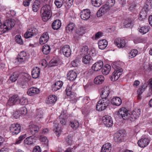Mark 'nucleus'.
<instances>
[{"instance_id":"obj_1","label":"nucleus","mask_w":152,"mask_h":152,"mask_svg":"<svg viewBox=\"0 0 152 152\" xmlns=\"http://www.w3.org/2000/svg\"><path fill=\"white\" fill-rule=\"evenodd\" d=\"M51 7L48 4H46L43 6L41 10L42 17L44 21H46L50 17Z\"/></svg>"},{"instance_id":"obj_2","label":"nucleus","mask_w":152,"mask_h":152,"mask_svg":"<svg viewBox=\"0 0 152 152\" xmlns=\"http://www.w3.org/2000/svg\"><path fill=\"white\" fill-rule=\"evenodd\" d=\"M109 99L102 98L98 102L96 109L101 111L104 110L109 105Z\"/></svg>"},{"instance_id":"obj_3","label":"nucleus","mask_w":152,"mask_h":152,"mask_svg":"<svg viewBox=\"0 0 152 152\" xmlns=\"http://www.w3.org/2000/svg\"><path fill=\"white\" fill-rule=\"evenodd\" d=\"M126 136L125 132L124 130H120L114 134V140L116 142H121L124 140Z\"/></svg>"},{"instance_id":"obj_4","label":"nucleus","mask_w":152,"mask_h":152,"mask_svg":"<svg viewBox=\"0 0 152 152\" xmlns=\"http://www.w3.org/2000/svg\"><path fill=\"white\" fill-rule=\"evenodd\" d=\"M117 115L124 119H129L130 114L128 113V110L125 107H122L121 108L118 112Z\"/></svg>"},{"instance_id":"obj_5","label":"nucleus","mask_w":152,"mask_h":152,"mask_svg":"<svg viewBox=\"0 0 152 152\" xmlns=\"http://www.w3.org/2000/svg\"><path fill=\"white\" fill-rule=\"evenodd\" d=\"M99 92L100 93V95L102 98L109 99L108 98L110 94L109 87L104 86V87L100 88L99 89Z\"/></svg>"},{"instance_id":"obj_6","label":"nucleus","mask_w":152,"mask_h":152,"mask_svg":"<svg viewBox=\"0 0 152 152\" xmlns=\"http://www.w3.org/2000/svg\"><path fill=\"white\" fill-rule=\"evenodd\" d=\"M9 130L13 135H16L20 132L21 126L17 123L13 124L10 126Z\"/></svg>"},{"instance_id":"obj_7","label":"nucleus","mask_w":152,"mask_h":152,"mask_svg":"<svg viewBox=\"0 0 152 152\" xmlns=\"http://www.w3.org/2000/svg\"><path fill=\"white\" fill-rule=\"evenodd\" d=\"M103 123L107 127L112 126L113 125V121L111 117L108 115L104 116L102 118Z\"/></svg>"},{"instance_id":"obj_8","label":"nucleus","mask_w":152,"mask_h":152,"mask_svg":"<svg viewBox=\"0 0 152 152\" xmlns=\"http://www.w3.org/2000/svg\"><path fill=\"white\" fill-rule=\"evenodd\" d=\"M91 13V12L88 9L83 10L80 13V18L82 19L86 20L90 18Z\"/></svg>"},{"instance_id":"obj_9","label":"nucleus","mask_w":152,"mask_h":152,"mask_svg":"<svg viewBox=\"0 0 152 152\" xmlns=\"http://www.w3.org/2000/svg\"><path fill=\"white\" fill-rule=\"evenodd\" d=\"M122 69L115 70L113 73L112 75L110 77L111 80L113 81H115L117 80L122 75Z\"/></svg>"},{"instance_id":"obj_10","label":"nucleus","mask_w":152,"mask_h":152,"mask_svg":"<svg viewBox=\"0 0 152 152\" xmlns=\"http://www.w3.org/2000/svg\"><path fill=\"white\" fill-rule=\"evenodd\" d=\"M26 53L24 51H21L17 56L15 59V62L18 64L23 63L25 60Z\"/></svg>"},{"instance_id":"obj_11","label":"nucleus","mask_w":152,"mask_h":152,"mask_svg":"<svg viewBox=\"0 0 152 152\" xmlns=\"http://www.w3.org/2000/svg\"><path fill=\"white\" fill-rule=\"evenodd\" d=\"M140 113L141 110L140 109H135L132 111L131 114H130L129 119L131 121H133L137 119L139 117Z\"/></svg>"},{"instance_id":"obj_12","label":"nucleus","mask_w":152,"mask_h":152,"mask_svg":"<svg viewBox=\"0 0 152 152\" xmlns=\"http://www.w3.org/2000/svg\"><path fill=\"white\" fill-rule=\"evenodd\" d=\"M150 142V140L147 138H143L139 140L137 144L141 148H144L147 146Z\"/></svg>"},{"instance_id":"obj_13","label":"nucleus","mask_w":152,"mask_h":152,"mask_svg":"<svg viewBox=\"0 0 152 152\" xmlns=\"http://www.w3.org/2000/svg\"><path fill=\"white\" fill-rule=\"evenodd\" d=\"M61 51L63 54L66 57H69L71 54V49L68 45H64L62 48Z\"/></svg>"},{"instance_id":"obj_14","label":"nucleus","mask_w":152,"mask_h":152,"mask_svg":"<svg viewBox=\"0 0 152 152\" xmlns=\"http://www.w3.org/2000/svg\"><path fill=\"white\" fill-rule=\"evenodd\" d=\"M103 63L102 61L100 60L94 64L92 66V69L95 71H98L103 67Z\"/></svg>"},{"instance_id":"obj_15","label":"nucleus","mask_w":152,"mask_h":152,"mask_svg":"<svg viewBox=\"0 0 152 152\" xmlns=\"http://www.w3.org/2000/svg\"><path fill=\"white\" fill-rule=\"evenodd\" d=\"M29 132L33 135L38 133L40 129L39 126L37 125L32 124L29 126Z\"/></svg>"},{"instance_id":"obj_16","label":"nucleus","mask_w":152,"mask_h":152,"mask_svg":"<svg viewBox=\"0 0 152 152\" xmlns=\"http://www.w3.org/2000/svg\"><path fill=\"white\" fill-rule=\"evenodd\" d=\"M3 25L8 30H10L15 25L14 20L12 19L7 20Z\"/></svg>"},{"instance_id":"obj_17","label":"nucleus","mask_w":152,"mask_h":152,"mask_svg":"<svg viewBox=\"0 0 152 152\" xmlns=\"http://www.w3.org/2000/svg\"><path fill=\"white\" fill-rule=\"evenodd\" d=\"M19 97L18 95L13 96L10 98L8 101V105L10 106L14 105L19 99Z\"/></svg>"},{"instance_id":"obj_18","label":"nucleus","mask_w":152,"mask_h":152,"mask_svg":"<svg viewBox=\"0 0 152 152\" xmlns=\"http://www.w3.org/2000/svg\"><path fill=\"white\" fill-rule=\"evenodd\" d=\"M115 43L119 48H122L125 45V41L124 39L120 38L116 39L115 41Z\"/></svg>"},{"instance_id":"obj_19","label":"nucleus","mask_w":152,"mask_h":152,"mask_svg":"<svg viewBox=\"0 0 152 152\" xmlns=\"http://www.w3.org/2000/svg\"><path fill=\"white\" fill-rule=\"evenodd\" d=\"M67 112L63 111L60 115V122L63 125L66 124V120L67 118Z\"/></svg>"},{"instance_id":"obj_20","label":"nucleus","mask_w":152,"mask_h":152,"mask_svg":"<svg viewBox=\"0 0 152 152\" xmlns=\"http://www.w3.org/2000/svg\"><path fill=\"white\" fill-rule=\"evenodd\" d=\"M77 73L73 70L69 71L67 74V79L71 81L74 80L77 77Z\"/></svg>"},{"instance_id":"obj_21","label":"nucleus","mask_w":152,"mask_h":152,"mask_svg":"<svg viewBox=\"0 0 152 152\" xmlns=\"http://www.w3.org/2000/svg\"><path fill=\"white\" fill-rule=\"evenodd\" d=\"M57 97L55 95H50L46 99V103L48 104H51L54 103L56 101Z\"/></svg>"},{"instance_id":"obj_22","label":"nucleus","mask_w":152,"mask_h":152,"mask_svg":"<svg viewBox=\"0 0 152 152\" xmlns=\"http://www.w3.org/2000/svg\"><path fill=\"white\" fill-rule=\"evenodd\" d=\"M40 69L37 67L34 68L31 72L32 77L34 78H37L39 76Z\"/></svg>"},{"instance_id":"obj_23","label":"nucleus","mask_w":152,"mask_h":152,"mask_svg":"<svg viewBox=\"0 0 152 152\" xmlns=\"http://www.w3.org/2000/svg\"><path fill=\"white\" fill-rule=\"evenodd\" d=\"M49 35L47 32L44 33L39 39L40 44H43L46 43L49 39Z\"/></svg>"},{"instance_id":"obj_24","label":"nucleus","mask_w":152,"mask_h":152,"mask_svg":"<svg viewBox=\"0 0 152 152\" xmlns=\"http://www.w3.org/2000/svg\"><path fill=\"white\" fill-rule=\"evenodd\" d=\"M39 91V89L36 87H33L29 88L27 92V94L30 96L34 95V94H38Z\"/></svg>"},{"instance_id":"obj_25","label":"nucleus","mask_w":152,"mask_h":152,"mask_svg":"<svg viewBox=\"0 0 152 152\" xmlns=\"http://www.w3.org/2000/svg\"><path fill=\"white\" fill-rule=\"evenodd\" d=\"M111 148V144L110 143H106L102 146L101 151L102 152H110Z\"/></svg>"},{"instance_id":"obj_26","label":"nucleus","mask_w":152,"mask_h":152,"mask_svg":"<svg viewBox=\"0 0 152 152\" xmlns=\"http://www.w3.org/2000/svg\"><path fill=\"white\" fill-rule=\"evenodd\" d=\"M104 80V77L102 75H100L95 78L94 80V82L96 85H100L103 82Z\"/></svg>"},{"instance_id":"obj_27","label":"nucleus","mask_w":152,"mask_h":152,"mask_svg":"<svg viewBox=\"0 0 152 152\" xmlns=\"http://www.w3.org/2000/svg\"><path fill=\"white\" fill-rule=\"evenodd\" d=\"M98 44L99 48L103 50L107 47L108 42L106 39H103L99 40L98 42Z\"/></svg>"},{"instance_id":"obj_28","label":"nucleus","mask_w":152,"mask_h":152,"mask_svg":"<svg viewBox=\"0 0 152 152\" xmlns=\"http://www.w3.org/2000/svg\"><path fill=\"white\" fill-rule=\"evenodd\" d=\"M61 24L60 20H56L52 24V28L55 30H58L60 28Z\"/></svg>"},{"instance_id":"obj_29","label":"nucleus","mask_w":152,"mask_h":152,"mask_svg":"<svg viewBox=\"0 0 152 152\" xmlns=\"http://www.w3.org/2000/svg\"><path fill=\"white\" fill-rule=\"evenodd\" d=\"M102 74L104 75H107L110 72L111 69V66L109 64H106L102 67Z\"/></svg>"},{"instance_id":"obj_30","label":"nucleus","mask_w":152,"mask_h":152,"mask_svg":"<svg viewBox=\"0 0 152 152\" xmlns=\"http://www.w3.org/2000/svg\"><path fill=\"white\" fill-rule=\"evenodd\" d=\"M111 103L113 105L119 106L121 104L122 101L120 98L118 97H116L111 99Z\"/></svg>"},{"instance_id":"obj_31","label":"nucleus","mask_w":152,"mask_h":152,"mask_svg":"<svg viewBox=\"0 0 152 152\" xmlns=\"http://www.w3.org/2000/svg\"><path fill=\"white\" fill-rule=\"evenodd\" d=\"M53 131L55 133L56 135L58 137L61 134V129L58 127V124H54L53 126Z\"/></svg>"},{"instance_id":"obj_32","label":"nucleus","mask_w":152,"mask_h":152,"mask_svg":"<svg viewBox=\"0 0 152 152\" xmlns=\"http://www.w3.org/2000/svg\"><path fill=\"white\" fill-rule=\"evenodd\" d=\"M69 125L74 130H76L79 125V122L76 120L70 121Z\"/></svg>"},{"instance_id":"obj_33","label":"nucleus","mask_w":152,"mask_h":152,"mask_svg":"<svg viewBox=\"0 0 152 152\" xmlns=\"http://www.w3.org/2000/svg\"><path fill=\"white\" fill-rule=\"evenodd\" d=\"M40 7V2L38 0H36L33 3L32 5V10L34 12H37Z\"/></svg>"},{"instance_id":"obj_34","label":"nucleus","mask_w":152,"mask_h":152,"mask_svg":"<svg viewBox=\"0 0 152 152\" xmlns=\"http://www.w3.org/2000/svg\"><path fill=\"white\" fill-rule=\"evenodd\" d=\"M115 0H107L106 4L104 5L105 9H109L114 5L115 3Z\"/></svg>"},{"instance_id":"obj_35","label":"nucleus","mask_w":152,"mask_h":152,"mask_svg":"<svg viewBox=\"0 0 152 152\" xmlns=\"http://www.w3.org/2000/svg\"><path fill=\"white\" fill-rule=\"evenodd\" d=\"M34 138V137L33 136L27 137L24 140V144L28 145L33 144Z\"/></svg>"},{"instance_id":"obj_36","label":"nucleus","mask_w":152,"mask_h":152,"mask_svg":"<svg viewBox=\"0 0 152 152\" xmlns=\"http://www.w3.org/2000/svg\"><path fill=\"white\" fill-rule=\"evenodd\" d=\"M123 27L124 28L130 27L133 24L131 20L128 18L125 20L123 23Z\"/></svg>"},{"instance_id":"obj_37","label":"nucleus","mask_w":152,"mask_h":152,"mask_svg":"<svg viewBox=\"0 0 152 152\" xmlns=\"http://www.w3.org/2000/svg\"><path fill=\"white\" fill-rule=\"evenodd\" d=\"M88 48L87 46H83L80 49V55L81 56H84L88 53Z\"/></svg>"},{"instance_id":"obj_38","label":"nucleus","mask_w":152,"mask_h":152,"mask_svg":"<svg viewBox=\"0 0 152 152\" xmlns=\"http://www.w3.org/2000/svg\"><path fill=\"white\" fill-rule=\"evenodd\" d=\"M83 57L82 59V62L85 64H89L91 60V57L88 55L83 56Z\"/></svg>"},{"instance_id":"obj_39","label":"nucleus","mask_w":152,"mask_h":152,"mask_svg":"<svg viewBox=\"0 0 152 152\" xmlns=\"http://www.w3.org/2000/svg\"><path fill=\"white\" fill-rule=\"evenodd\" d=\"M42 50L44 54H47L50 51V47L48 45H45L42 47Z\"/></svg>"},{"instance_id":"obj_40","label":"nucleus","mask_w":152,"mask_h":152,"mask_svg":"<svg viewBox=\"0 0 152 152\" xmlns=\"http://www.w3.org/2000/svg\"><path fill=\"white\" fill-rule=\"evenodd\" d=\"M147 86H141V87L139 88L137 91V98L138 99H140L141 98V95L145 91V89Z\"/></svg>"},{"instance_id":"obj_41","label":"nucleus","mask_w":152,"mask_h":152,"mask_svg":"<svg viewBox=\"0 0 152 152\" xmlns=\"http://www.w3.org/2000/svg\"><path fill=\"white\" fill-rule=\"evenodd\" d=\"M75 27V24L73 23H70L67 25L66 29L67 32H71Z\"/></svg>"},{"instance_id":"obj_42","label":"nucleus","mask_w":152,"mask_h":152,"mask_svg":"<svg viewBox=\"0 0 152 152\" xmlns=\"http://www.w3.org/2000/svg\"><path fill=\"white\" fill-rule=\"evenodd\" d=\"M75 32L79 35L82 36L85 33L84 28L83 27H79L77 28L75 30Z\"/></svg>"},{"instance_id":"obj_43","label":"nucleus","mask_w":152,"mask_h":152,"mask_svg":"<svg viewBox=\"0 0 152 152\" xmlns=\"http://www.w3.org/2000/svg\"><path fill=\"white\" fill-rule=\"evenodd\" d=\"M151 4L150 1V0H148L146 1L145 4L143 8L148 12L151 9Z\"/></svg>"},{"instance_id":"obj_44","label":"nucleus","mask_w":152,"mask_h":152,"mask_svg":"<svg viewBox=\"0 0 152 152\" xmlns=\"http://www.w3.org/2000/svg\"><path fill=\"white\" fill-rule=\"evenodd\" d=\"M147 11L143 8L140 12V19L141 20L145 19L147 16Z\"/></svg>"},{"instance_id":"obj_45","label":"nucleus","mask_w":152,"mask_h":152,"mask_svg":"<svg viewBox=\"0 0 152 152\" xmlns=\"http://www.w3.org/2000/svg\"><path fill=\"white\" fill-rule=\"evenodd\" d=\"M92 4L96 7H99L102 3V0H91Z\"/></svg>"},{"instance_id":"obj_46","label":"nucleus","mask_w":152,"mask_h":152,"mask_svg":"<svg viewBox=\"0 0 152 152\" xmlns=\"http://www.w3.org/2000/svg\"><path fill=\"white\" fill-rule=\"evenodd\" d=\"M139 31L142 34H145L149 31V26H142L140 28Z\"/></svg>"},{"instance_id":"obj_47","label":"nucleus","mask_w":152,"mask_h":152,"mask_svg":"<svg viewBox=\"0 0 152 152\" xmlns=\"http://www.w3.org/2000/svg\"><path fill=\"white\" fill-rule=\"evenodd\" d=\"M15 41L18 44L22 45L23 44V41L20 35H16L15 37Z\"/></svg>"},{"instance_id":"obj_48","label":"nucleus","mask_w":152,"mask_h":152,"mask_svg":"<svg viewBox=\"0 0 152 152\" xmlns=\"http://www.w3.org/2000/svg\"><path fill=\"white\" fill-rule=\"evenodd\" d=\"M8 30L6 28L4 25H2L1 20H0V35H1L4 33Z\"/></svg>"},{"instance_id":"obj_49","label":"nucleus","mask_w":152,"mask_h":152,"mask_svg":"<svg viewBox=\"0 0 152 152\" xmlns=\"http://www.w3.org/2000/svg\"><path fill=\"white\" fill-rule=\"evenodd\" d=\"M138 53V50L136 49H134L131 51L129 53V56L132 58L135 57Z\"/></svg>"},{"instance_id":"obj_50","label":"nucleus","mask_w":152,"mask_h":152,"mask_svg":"<svg viewBox=\"0 0 152 152\" xmlns=\"http://www.w3.org/2000/svg\"><path fill=\"white\" fill-rule=\"evenodd\" d=\"M21 115H26L27 113V109L25 107H23L20 108L18 110Z\"/></svg>"},{"instance_id":"obj_51","label":"nucleus","mask_w":152,"mask_h":152,"mask_svg":"<svg viewBox=\"0 0 152 152\" xmlns=\"http://www.w3.org/2000/svg\"><path fill=\"white\" fill-rule=\"evenodd\" d=\"M39 140L41 142L44 143V144L46 145H48V141L46 137H42V136H40L39 138Z\"/></svg>"},{"instance_id":"obj_52","label":"nucleus","mask_w":152,"mask_h":152,"mask_svg":"<svg viewBox=\"0 0 152 152\" xmlns=\"http://www.w3.org/2000/svg\"><path fill=\"white\" fill-rule=\"evenodd\" d=\"M18 76V75L17 73H13V74L10 77V80L12 81V82H15L17 79Z\"/></svg>"},{"instance_id":"obj_53","label":"nucleus","mask_w":152,"mask_h":152,"mask_svg":"<svg viewBox=\"0 0 152 152\" xmlns=\"http://www.w3.org/2000/svg\"><path fill=\"white\" fill-rule=\"evenodd\" d=\"M19 102L21 105H26L27 104L28 100L25 97H23L19 99Z\"/></svg>"},{"instance_id":"obj_54","label":"nucleus","mask_w":152,"mask_h":152,"mask_svg":"<svg viewBox=\"0 0 152 152\" xmlns=\"http://www.w3.org/2000/svg\"><path fill=\"white\" fill-rule=\"evenodd\" d=\"M64 0H55V4L57 7L60 8L63 3Z\"/></svg>"},{"instance_id":"obj_55","label":"nucleus","mask_w":152,"mask_h":152,"mask_svg":"<svg viewBox=\"0 0 152 152\" xmlns=\"http://www.w3.org/2000/svg\"><path fill=\"white\" fill-rule=\"evenodd\" d=\"M26 134H23L20 135L18 137V139L16 140L15 143L18 144L21 143V141L26 138Z\"/></svg>"},{"instance_id":"obj_56","label":"nucleus","mask_w":152,"mask_h":152,"mask_svg":"<svg viewBox=\"0 0 152 152\" xmlns=\"http://www.w3.org/2000/svg\"><path fill=\"white\" fill-rule=\"evenodd\" d=\"M67 99L70 101H74L75 102L77 101V98L75 95L71 94L70 95H67Z\"/></svg>"},{"instance_id":"obj_57","label":"nucleus","mask_w":152,"mask_h":152,"mask_svg":"<svg viewBox=\"0 0 152 152\" xmlns=\"http://www.w3.org/2000/svg\"><path fill=\"white\" fill-rule=\"evenodd\" d=\"M97 53V51H96L95 48H92L91 50H90L88 53V55L89 56H90L91 57L94 56H96Z\"/></svg>"},{"instance_id":"obj_58","label":"nucleus","mask_w":152,"mask_h":152,"mask_svg":"<svg viewBox=\"0 0 152 152\" xmlns=\"http://www.w3.org/2000/svg\"><path fill=\"white\" fill-rule=\"evenodd\" d=\"M29 29L30 32H31L34 35H36L38 33L37 29L34 27H32Z\"/></svg>"},{"instance_id":"obj_59","label":"nucleus","mask_w":152,"mask_h":152,"mask_svg":"<svg viewBox=\"0 0 152 152\" xmlns=\"http://www.w3.org/2000/svg\"><path fill=\"white\" fill-rule=\"evenodd\" d=\"M29 29H28L27 31L24 34V37L26 38H28L34 36L31 32H30Z\"/></svg>"},{"instance_id":"obj_60","label":"nucleus","mask_w":152,"mask_h":152,"mask_svg":"<svg viewBox=\"0 0 152 152\" xmlns=\"http://www.w3.org/2000/svg\"><path fill=\"white\" fill-rule=\"evenodd\" d=\"M74 0H66L64 4H65V6H67L69 7L73 4Z\"/></svg>"},{"instance_id":"obj_61","label":"nucleus","mask_w":152,"mask_h":152,"mask_svg":"<svg viewBox=\"0 0 152 152\" xmlns=\"http://www.w3.org/2000/svg\"><path fill=\"white\" fill-rule=\"evenodd\" d=\"M66 141L67 144L69 145L72 144V137L70 135H68L66 140Z\"/></svg>"},{"instance_id":"obj_62","label":"nucleus","mask_w":152,"mask_h":152,"mask_svg":"<svg viewBox=\"0 0 152 152\" xmlns=\"http://www.w3.org/2000/svg\"><path fill=\"white\" fill-rule=\"evenodd\" d=\"M58 64L57 61L55 59L51 60L49 62V66H50L57 65Z\"/></svg>"},{"instance_id":"obj_63","label":"nucleus","mask_w":152,"mask_h":152,"mask_svg":"<svg viewBox=\"0 0 152 152\" xmlns=\"http://www.w3.org/2000/svg\"><path fill=\"white\" fill-rule=\"evenodd\" d=\"M72 87L70 86H67L66 88L65 91L67 95H70V94H72Z\"/></svg>"},{"instance_id":"obj_64","label":"nucleus","mask_w":152,"mask_h":152,"mask_svg":"<svg viewBox=\"0 0 152 152\" xmlns=\"http://www.w3.org/2000/svg\"><path fill=\"white\" fill-rule=\"evenodd\" d=\"M118 63L117 62H114L112 64V67L115 70H117L120 69H122L120 68L118 66Z\"/></svg>"}]
</instances>
